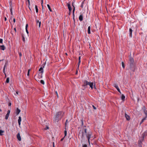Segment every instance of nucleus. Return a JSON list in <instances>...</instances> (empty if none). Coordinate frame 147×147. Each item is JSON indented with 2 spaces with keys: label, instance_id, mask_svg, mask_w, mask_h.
Wrapping results in <instances>:
<instances>
[{
  "label": "nucleus",
  "instance_id": "f257e3e1",
  "mask_svg": "<svg viewBox=\"0 0 147 147\" xmlns=\"http://www.w3.org/2000/svg\"><path fill=\"white\" fill-rule=\"evenodd\" d=\"M88 127L86 126L82 127L79 132L78 137L79 138H80L82 139V142L83 140H84L85 139V134L88 139V142L90 143V139L92 135V133L90 131H88Z\"/></svg>",
  "mask_w": 147,
  "mask_h": 147
},
{
  "label": "nucleus",
  "instance_id": "f03ea898",
  "mask_svg": "<svg viewBox=\"0 0 147 147\" xmlns=\"http://www.w3.org/2000/svg\"><path fill=\"white\" fill-rule=\"evenodd\" d=\"M128 66L126 68V70H128L131 75V72H134L136 68V65L134 63L133 58L130 57L129 58L128 63Z\"/></svg>",
  "mask_w": 147,
  "mask_h": 147
},
{
  "label": "nucleus",
  "instance_id": "7ed1b4c3",
  "mask_svg": "<svg viewBox=\"0 0 147 147\" xmlns=\"http://www.w3.org/2000/svg\"><path fill=\"white\" fill-rule=\"evenodd\" d=\"M64 115V112L63 111H59L57 112L55 115L54 121L58 122L61 119Z\"/></svg>",
  "mask_w": 147,
  "mask_h": 147
},
{
  "label": "nucleus",
  "instance_id": "20e7f679",
  "mask_svg": "<svg viewBox=\"0 0 147 147\" xmlns=\"http://www.w3.org/2000/svg\"><path fill=\"white\" fill-rule=\"evenodd\" d=\"M89 84V82H88L86 80H85L84 81L83 84L82 85V86L84 87H86L87 85H88Z\"/></svg>",
  "mask_w": 147,
  "mask_h": 147
},
{
  "label": "nucleus",
  "instance_id": "39448f33",
  "mask_svg": "<svg viewBox=\"0 0 147 147\" xmlns=\"http://www.w3.org/2000/svg\"><path fill=\"white\" fill-rule=\"evenodd\" d=\"M142 109L143 110L145 114V116L147 117V111L146 110L145 107L144 106L142 108Z\"/></svg>",
  "mask_w": 147,
  "mask_h": 147
},
{
  "label": "nucleus",
  "instance_id": "423d86ee",
  "mask_svg": "<svg viewBox=\"0 0 147 147\" xmlns=\"http://www.w3.org/2000/svg\"><path fill=\"white\" fill-rule=\"evenodd\" d=\"M17 138L18 140L20 141L21 140V138L20 136V134L19 133H18L17 135Z\"/></svg>",
  "mask_w": 147,
  "mask_h": 147
},
{
  "label": "nucleus",
  "instance_id": "0eeeda50",
  "mask_svg": "<svg viewBox=\"0 0 147 147\" xmlns=\"http://www.w3.org/2000/svg\"><path fill=\"white\" fill-rule=\"evenodd\" d=\"M114 86L116 88L117 91L120 93L121 94V92L120 91L119 89V88L118 86L116 84H115L114 85Z\"/></svg>",
  "mask_w": 147,
  "mask_h": 147
},
{
  "label": "nucleus",
  "instance_id": "6e6552de",
  "mask_svg": "<svg viewBox=\"0 0 147 147\" xmlns=\"http://www.w3.org/2000/svg\"><path fill=\"white\" fill-rule=\"evenodd\" d=\"M125 117L126 118V119L128 120L129 121L130 119L129 116L127 115L126 113H125Z\"/></svg>",
  "mask_w": 147,
  "mask_h": 147
},
{
  "label": "nucleus",
  "instance_id": "1a4fd4ad",
  "mask_svg": "<svg viewBox=\"0 0 147 147\" xmlns=\"http://www.w3.org/2000/svg\"><path fill=\"white\" fill-rule=\"evenodd\" d=\"M133 32V30L131 28H129V36L130 37H132V32Z\"/></svg>",
  "mask_w": 147,
  "mask_h": 147
},
{
  "label": "nucleus",
  "instance_id": "9d476101",
  "mask_svg": "<svg viewBox=\"0 0 147 147\" xmlns=\"http://www.w3.org/2000/svg\"><path fill=\"white\" fill-rule=\"evenodd\" d=\"M67 7H68V8L69 9V11H70V12H71V11L72 10V8L71 6L70 3H67Z\"/></svg>",
  "mask_w": 147,
  "mask_h": 147
},
{
  "label": "nucleus",
  "instance_id": "9b49d317",
  "mask_svg": "<svg viewBox=\"0 0 147 147\" xmlns=\"http://www.w3.org/2000/svg\"><path fill=\"white\" fill-rule=\"evenodd\" d=\"M43 72V69L42 67H41L39 70V74H42Z\"/></svg>",
  "mask_w": 147,
  "mask_h": 147
},
{
  "label": "nucleus",
  "instance_id": "f8f14e48",
  "mask_svg": "<svg viewBox=\"0 0 147 147\" xmlns=\"http://www.w3.org/2000/svg\"><path fill=\"white\" fill-rule=\"evenodd\" d=\"M20 112V109H19L18 108H17L16 112V114L17 115H18V114H19Z\"/></svg>",
  "mask_w": 147,
  "mask_h": 147
},
{
  "label": "nucleus",
  "instance_id": "ddd939ff",
  "mask_svg": "<svg viewBox=\"0 0 147 147\" xmlns=\"http://www.w3.org/2000/svg\"><path fill=\"white\" fill-rule=\"evenodd\" d=\"M0 49L2 50H4L5 49V47L4 45H0Z\"/></svg>",
  "mask_w": 147,
  "mask_h": 147
},
{
  "label": "nucleus",
  "instance_id": "4468645a",
  "mask_svg": "<svg viewBox=\"0 0 147 147\" xmlns=\"http://www.w3.org/2000/svg\"><path fill=\"white\" fill-rule=\"evenodd\" d=\"M21 117L20 116L18 117V122L19 125H20L21 124Z\"/></svg>",
  "mask_w": 147,
  "mask_h": 147
},
{
  "label": "nucleus",
  "instance_id": "2eb2a0df",
  "mask_svg": "<svg viewBox=\"0 0 147 147\" xmlns=\"http://www.w3.org/2000/svg\"><path fill=\"white\" fill-rule=\"evenodd\" d=\"M93 82H89V85L90 86V87L92 89L93 88Z\"/></svg>",
  "mask_w": 147,
  "mask_h": 147
},
{
  "label": "nucleus",
  "instance_id": "dca6fc26",
  "mask_svg": "<svg viewBox=\"0 0 147 147\" xmlns=\"http://www.w3.org/2000/svg\"><path fill=\"white\" fill-rule=\"evenodd\" d=\"M79 19L80 21H82L83 20V16L82 15H80L79 17Z\"/></svg>",
  "mask_w": 147,
  "mask_h": 147
},
{
  "label": "nucleus",
  "instance_id": "f3484780",
  "mask_svg": "<svg viewBox=\"0 0 147 147\" xmlns=\"http://www.w3.org/2000/svg\"><path fill=\"white\" fill-rule=\"evenodd\" d=\"M36 21L37 24H38V27L40 28L41 25V22L38 20H36Z\"/></svg>",
  "mask_w": 147,
  "mask_h": 147
},
{
  "label": "nucleus",
  "instance_id": "a211bd4d",
  "mask_svg": "<svg viewBox=\"0 0 147 147\" xmlns=\"http://www.w3.org/2000/svg\"><path fill=\"white\" fill-rule=\"evenodd\" d=\"M125 97L124 95H123V94H122L121 99L123 101H124L125 100Z\"/></svg>",
  "mask_w": 147,
  "mask_h": 147
},
{
  "label": "nucleus",
  "instance_id": "6ab92c4d",
  "mask_svg": "<svg viewBox=\"0 0 147 147\" xmlns=\"http://www.w3.org/2000/svg\"><path fill=\"white\" fill-rule=\"evenodd\" d=\"M147 136V131L144 132L142 134V136L143 138H144L145 136Z\"/></svg>",
  "mask_w": 147,
  "mask_h": 147
},
{
  "label": "nucleus",
  "instance_id": "aec40b11",
  "mask_svg": "<svg viewBox=\"0 0 147 147\" xmlns=\"http://www.w3.org/2000/svg\"><path fill=\"white\" fill-rule=\"evenodd\" d=\"M7 62H6L5 64V65H4V67H3V72L4 73H5V68L6 67H7Z\"/></svg>",
  "mask_w": 147,
  "mask_h": 147
},
{
  "label": "nucleus",
  "instance_id": "412c9836",
  "mask_svg": "<svg viewBox=\"0 0 147 147\" xmlns=\"http://www.w3.org/2000/svg\"><path fill=\"white\" fill-rule=\"evenodd\" d=\"M88 34H90V26H89L88 27Z\"/></svg>",
  "mask_w": 147,
  "mask_h": 147
},
{
  "label": "nucleus",
  "instance_id": "4be33fe9",
  "mask_svg": "<svg viewBox=\"0 0 147 147\" xmlns=\"http://www.w3.org/2000/svg\"><path fill=\"white\" fill-rule=\"evenodd\" d=\"M147 118V117H146V116H145V117L142 119L140 123H143L144 121Z\"/></svg>",
  "mask_w": 147,
  "mask_h": 147
},
{
  "label": "nucleus",
  "instance_id": "5701e85b",
  "mask_svg": "<svg viewBox=\"0 0 147 147\" xmlns=\"http://www.w3.org/2000/svg\"><path fill=\"white\" fill-rule=\"evenodd\" d=\"M42 74H40L39 73V74H38V78L39 79L41 78H42Z\"/></svg>",
  "mask_w": 147,
  "mask_h": 147
},
{
  "label": "nucleus",
  "instance_id": "b1692460",
  "mask_svg": "<svg viewBox=\"0 0 147 147\" xmlns=\"http://www.w3.org/2000/svg\"><path fill=\"white\" fill-rule=\"evenodd\" d=\"M21 36L22 37V40L24 42L25 41V38L23 34H21Z\"/></svg>",
  "mask_w": 147,
  "mask_h": 147
},
{
  "label": "nucleus",
  "instance_id": "393cba45",
  "mask_svg": "<svg viewBox=\"0 0 147 147\" xmlns=\"http://www.w3.org/2000/svg\"><path fill=\"white\" fill-rule=\"evenodd\" d=\"M47 7H48V8L49 9V11H50L51 12V11H52V9H51V7H50V6L49 5V4H47Z\"/></svg>",
  "mask_w": 147,
  "mask_h": 147
},
{
  "label": "nucleus",
  "instance_id": "a878e982",
  "mask_svg": "<svg viewBox=\"0 0 147 147\" xmlns=\"http://www.w3.org/2000/svg\"><path fill=\"white\" fill-rule=\"evenodd\" d=\"M35 7L36 10V12L37 13H38V8L37 6L36 5H35Z\"/></svg>",
  "mask_w": 147,
  "mask_h": 147
},
{
  "label": "nucleus",
  "instance_id": "bb28decb",
  "mask_svg": "<svg viewBox=\"0 0 147 147\" xmlns=\"http://www.w3.org/2000/svg\"><path fill=\"white\" fill-rule=\"evenodd\" d=\"M9 115L8 114H6L5 116V119L7 120V119H8V118L9 117Z\"/></svg>",
  "mask_w": 147,
  "mask_h": 147
},
{
  "label": "nucleus",
  "instance_id": "cd10ccee",
  "mask_svg": "<svg viewBox=\"0 0 147 147\" xmlns=\"http://www.w3.org/2000/svg\"><path fill=\"white\" fill-rule=\"evenodd\" d=\"M9 78H7V79H6V82L7 83H9Z\"/></svg>",
  "mask_w": 147,
  "mask_h": 147
},
{
  "label": "nucleus",
  "instance_id": "c85d7f7f",
  "mask_svg": "<svg viewBox=\"0 0 147 147\" xmlns=\"http://www.w3.org/2000/svg\"><path fill=\"white\" fill-rule=\"evenodd\" d=\"M122 66L123 68H124L125 67V65L124 62L122 61L121 63Z\"/></svg>",
  "mask_w": 147,
  "mask_h": 147
},
{
  "label": "nucleus",
  "instance_id": "c756f323",
  "mask_svg": "<svg viewBox=\"0 0 147 147\" xmlns=\"http://www.w3.org/2000/svg\"><path fill=\"white\" fill-rule=\"evenodd\" d=\"M40 82L41 84H42L44 85L45 84V82L43 80H41L40 81Z\"/></svg>",
  "mask_w": 147,
  "mask_h": 147
},
{
  "label": "nucleus",
  "instance_id": "7c9ffc66",
  "mask_svg": "<svg viewBox=\"0 0 147 147\" xmlns=\"http://www.w3.org/2000/svg\"><path fill=\"white\" fill-rule=\"evenodd\" d=\"M75 10V7H74V8L73 9V15L74 16V11Z\"/></svg>",
  "mask_w": 147,
  "mask_h": 147
},
{
  "label": "nucleus",
  "instance_id": "2f4dec72",
  "mask_svg": "<svg viewBox=\"0 0 147 147\" xmlns=\"http://www.w3.org/2000/svg\"><path fill=\"white\" fill-rule=\"evenodd\" d=\"M84 1H83L82 3V4L80 6L82 8H83V4H84Z\"/></svg>",
  "mask_w": 147,
  "mask_h": 147
},
{
  "label": "nucleus",
  "instance_id": "473e14b6",
  "mask_svg": "<svg viewBox=\"0 0 147 147\" xmlns=\"http://www.w3.org/2000/svg\"><path fill=\"white\" fill-rule=\"evenodd\" d=\"M82 147H87V145L86 144H82Z\"/></svg>",
  "mask_w": 147,
  "mask_h": 147
},
{
  "label": "nucleus",
  "instance_id": "72a5a7b5",
  "mask_svg": "<svg viewBox=\"0 0 147 147\" xmlns=\"http://www.w3.org/2000/svg\"><path fill=\"white\" fill-rule=\"evenodd\" d=\"M67 131L66 130H65L64 131V134H65L64 137H65L67 135Z\"/></svg>",
  "mask_w": 147,
  "mask_h": 147
},
{
  "label": "nucleus",
  "instance_id": "f704fd0d",
  "mask_svg": "<svg viewBox=\"0 0 147 147\" xmlns=\"http://www.w3.org/2000/svg\"><path fill=\"white\" fill-rule=\"evenodd\" d=\"M4 132V131L0 129V135H2V133H3Z\"/></svg>",
  "mask_w": 147,
  "mask_h": 147
},
{
  "label": "nucleus",
  "instance_id": "c9c22d12",
  "mask_svg": "<svg viewBox=\"0 0 147 147\" xmlns=\"http://www.w3.org/2000/svg\"><path fill=\"white\" fill-rule=\"evenodd\" d=\"M67 123H68V119H67L66 120L65 123V127H66V126H67Z\"/></svg>",
  "mask_w": 147,
  "mask_h": 147
},
{
  "label": "nucleus",
  "instance_id": "e433bc0d",
  "mask_svg": "<svg viewBox=\"0 0 147 147\" xmlns=\"http://www.w3.org/2000/svg\"><path fill=\"white\" fill-rule=\"evenodd\" d=\"M82 122V126L81 127L84 125H83V119H81V120Z\"/></svg>",
  "mask_w": 147,
  "mask_h": 147
},
{
  "label": "nucleus",
  "instance_id": "4c0bfd02",
  "mask_svg": "<svg viewBox=\"0 0 147 147\" xmlns=\"http://www.w3.org/2000/svg\"><path fill=\"white\" fill-rule=\"evenodd\" d=\"M19 54L20 56V58L22 56V54L21 52L19 53Z\"/></svg>",
  "mask_w": 147,
  "mask_h": 147
},
{
  "label": "nucleus",
  "instance_id": "58836bf2",
  "mask_svg": "<svg viewBox=\"0 0 147 147\" xmlns=\"http://www.w3.org/2000/svg\"><path fill=\"white\" fill-rule=\"evenodd\" d=\"M3 40L2 39H0V43H2Z\"/></svg>",
  "mask_w": 147,
  "mask_h": 147
},
{
  "label": "nucleus",
  "instance_id": "ea45409f",
  "mask_svg": "<svg viewBox=\"0 0 147 147\" xmlns=\"http://www.w3.org/2000/svg\"><path fill=\"white\" fill-rule=\"evenodd\" d=\"M10 111L9 110H8V111H7V114H8L9 115V113H10Z\"/></svg>",
  "mask_w": 147,
  "mask_h": 147
},
{
  "label": "nucleus",
  "instance_id": "a19ab883",
  "mask_svg": "<svg viewBox=\"0 0 147 147\" xmlns=\"http://www.w3.org/2000/svg\"><path fill=\"white\" fill-rule=\"evenodd\" d=\"M30 69H29L28 71L27 75L29 76V72H30Z\"/></svg>",
  "mask_w": 147,
  "mask_h": 147
},
{
  "label": "nucleus",
  "instance_id": "79ce46f5",
  "mask_svg": "<svg viewBox=\"0 0 147 147\" xmlns=\"http://www.w3.org/2000/svg\"><path fill=\"white\" fill-rule=\"evenodd\" d=\"M26 32L28 34V33H29V32H28V29H26Z\"/></svg>",
  "mask_w": 147,
  "mask_h": 147
},
{
  "label": "nucleus",
  "instance_id": "37998d69",
  "mask_svg": "<svg viewBox=\"0 0 147 147\" xmlns=\"http://www.w3.org/2000/svg\"><path fill=\"white\" fill-rule=\"evenodd\" d=\"M28 24H27L26 26V29H28Z\"/></svg>",
  "mask_w": 147,
  "mask_h": 147
},
{
  "label": "nucleus",
  "instance_id": "c03bdc74",
  "mask_svg": "<svg viewBox=\"0 0 147 147\" xmlns=\"http://www.w3.org/2000/svg\"><path fill=\"white\" fill-rule=\"evenodd\" d=\"M92 107L94 109H96V108L93 105H92Z\"/></svg>",
  "mask_w": 147,
  "mask_h": 147
},
{
  "label": "nucleus",
  "instance_id": "a18cd8bd",
  "mask_svg": "<svg viewBox=\"0 0 147 147\" xmlns=\"http://www.w3.org/2000/svg\"><path fill=\"white\" fill-rule=\"evenodd\" d=\"M29 5H30V1L29 0H27Z\"/></svg>",
  "mask_w": 147,
  "mask_h": 147
},
{
  "label": "nucleus",
  "instance_id": "49530a36",
  "mask_svg": "<svg viewBox=\"0 0 147 147\" xmlns=\"http://www.w3.org/2000/svg\"><path fill=\"white\" fill-rule=\"evenodd\" d=\"M10 12H11V15H12V8L10 9Z\"/></svg>",
  "mask_w": 147,
  "mask_h": 147
},
{
  "label": "nucleus",
  "instance_id": "de8ad7c7",
  "mask_svg": "<svg viewBox=\"0 0 147 147\" xmlns=\"http://www.w3.org/2000/svg\"><path fill=\"white\" fill-rule=\"evenodd\" d=\"M73 19L74 20V21H75V18H74L75 16H74H74L73 15Z\"/></svg>",
  "mask_w": 147,
  "mask_h": 147
},
{
  "label": "nucleus",
  "instance_id": "09e8293b",
  "mask_svg": "<svg viewBox=\"0 0 147 147\" xmlns=\"http://www.w3.org/2000/svg\"><path fill=\"white\" fill-rule=\"evenodd\" d=\"M143 34V33L142 32H140L139 33L140 35H141V36L142 35V34Z\"/></svg>",
  "mask_w": 147,
  "mask_h": 147
},
{
  "label": "nucleus",
  "instance_id": "8fccbe9b",
  "mask_svg": "<svg viewBox=\"0 0 147 147\" xmlns=\"http://www.w3.org/2000/svg\"><path fill=\"white\" fill-rule=\"evenodd\" d=\"M64 138H65V137H64L63 138H62V139H61L60 141H62L63 140V139H64Z\"/></svg>",
  "mask_w": 147,
  "mask_h": 147
},
{
  "label": "nucleus",
  "instance_id": "3c124183",
  "mask_svg": "<svg viewBox=\"0 0 147 147\" xmlns=\"http://www.w3.org/2000/svg\"><path fill=\"white\" fill-rule=\"evenodd\" d=\"M11 105V102H9L8 104L9 106H10Z\"/></svg>",
  "mask_w": 147,
  "mask_h": 147
},
{
  "label": "nucleus",
  "instance_id": "603ef678",
  "mask_svg": "<svg viewBox=\"0 0 147 147\" xmlns=\"http://www.w3.org/2000/svg\"><path fill=\"white\" fill-rule=\"evenodd\" d=\"M55 93H56V94L57 95V97H58V93H57V91H56L55 92Z\"/></svg>",
  "mask_w": 147,
  "mask_h": 147
},
{
  "label": "nucleus",
  "instance_id": "864d4df0",
  "mask_svg": "<svg viewBox=\"0 0 147 147\" xmlns=\"http://www.w3.org/2000/svg\"><path fill=\"white\" fill-rule=\"evenodd\" d=\"M14 30L15 31V32H16V28H14Z\"/></svg>",
  "mask_w": 147,
  "mask_h": 147
},
{
  "label": "nucleus",
  "instance_id": "5fc2aeb1",
  "mask_svg": "<svg viewBox=\"0 0 147 147\" xmlns=\"http://www.w3.org/2000/svg\"><path fill=\"white\" fill-rule=\"evenodd\" d=\"M7 20V18L6 17H5L4 18V20L5 21H6Z\"/></svg>",
  "mask_w": 147,
  "mask_h": 147
},
{
  "label": "nucleus",
  "instance_id": "6e6d98bb",
  "mask_svg": "<svg viewBox=\"0 0 147 147\" xmlns=\"http://www.w3.org/2000/svg\"><path fill=\"white\" fill-rule=\"evenodd\" d=\"M15 21H16V20H15V18H14L13 19V22L14 23H15Z\"/></svg>",
  "mask_w": 147,
  "mask_h": 147
},
{
  "label": "nucleus",
  "instance_id": "4d7b16f0",
  "mask_svg": "<svg viewBox=\"0 0 147 147\" xmlns=\"http://www.w3.org/2000/svg\"><path fill=\"white\" fill-rule=\"evenodd\" d=\"M80 63H79V62H78V67H79V65L80 64Z\"/></svg>",
  "mask_w": 147,
  "mask_h": 147
},
{
  "label": "nucleus",
  "instance_id": "13d9d810",
  "mask_svg": "<svg viewBox=\"0 0 147 147\" xmlns=\"http://www.w3.org/2000/svg\"><path fill=\"white\" fill-rule=\"evenodd\" d=\"M28 7H29V9L30 10V11H31V9L30 8V5H28Z\"/></svg>",
  "mask_w": 147,
  "mask_h": 147
},
{
  "label": "nucleus",
  "instance_id": "bf43d9fd",
  "mask_svg": "<svg viewBox=\"0 0 147 147\" xmlns=\"http://www.w3.org/2000/svg\"><path fill=\"white\" fill-rule=\"evenodd\" d=\"M80 59H81V57L80 56L79 57L78 60H80Z\"/></svg>",
  "mask_w": 147,
  "mask_h": 147
},
{
  "label": "nucleus",
  "instance_id": "052dcab7",
  "mask_svg": "<svg viewBox=\"0 0 147 147\" xmlns=\"http://www.w3.org/2000/svg\"><path fill=\"white\" fill-rule=\"evenodd\" d=\"M71 13V12H70V11H69V15H70Z\"/></svg>",
  "mask_w": 147,
  "mask_h": 147
},
{
  "label": "nucleus",
  "instance_id": "680f3d73",
  "mask_svg": "<svg viewBox=\"0 0 147 147\" xmlns=\"http://www.w3.org/2000/svg\"><path fill=\"white\" fill-rule=\"evenodd\" d=\"M47 129H46V128H45V130H46L47 129H48L49 128V127H47Z\"/></svg>",
  "mask_w": 147,
  "mask_h": 147
},
{
  "label": "nucleus",
  "instance_id": "e2e57ef3",
  "mask_svg": "<svg viewBox=\"0 0 147 147\" xmlns=\"http://www.w3.org/2000/svg\"><path fill=\"white\" fill-rule=\"evenodd\" d=\"M79 60V63H80L81 62V61H80V60Z\"/></svg>",
  "mask_w": 147,
  "mask_h": 147
},
{
  "label": "nucleus",
  "instance_id": "0e129e2a",
  "mask_svg": "<svg viewBox=\"0 0 147 147\" xmlns=\"http://www.w3.org/2000/svg\"><path fill=\"white\" fill-rule=\"evenodd\" d=\"M41 0V2H42L41 4H42L43 3V0Z\"/></svg>",
  "mask_w": 147,
  "mask_h": 147
},
{
  "label": "nucleus",
  "instance_id": "69168bd1",
  "mask_svg": "<svg viewBox=\"0 0 147 147\" xmlns=\"http://www.w3.org/2000/svg\"><path fill=\"white\" fill-rule=\"evenodd\" d=\"M72 6L74 7V5L73 3H72Z\"/></svg>",
  "mask_w": 147,
  "mask_h": 147
},
{
  "label": "nucleus",
  "instance_id": "338daca9",
  "mask_svg": "<svg viewBox=\"0 0 147 147\" xmlns=\"http://www.w3.org/2000/svg\"><path fill=\"white\" fill-rule=\"evenodd\" d=\"M54 144V142H53V147H55Z\"/></svg>",
  "mask_w": 147,
  "mask_h": 147
},
{
  "label": "nucleus",
  "instance_id": "774afa93",
  "mask_svg": "<svg viewBox=\"0 0 147 147\" xmlns=\"http://www.w3.org/2000/svg\"><path fill=\"white\" fill-rule=\"evenodd\" d=\"M4 74H5V77H6V74L5 73Z\"/></svg>",
  "mask_w": 147,
  "mask_h": 147
}]
</instances>
